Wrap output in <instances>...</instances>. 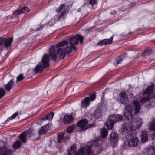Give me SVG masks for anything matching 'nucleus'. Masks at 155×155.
<instances>
[{"label":"nucleus","instance_id":"nucleus-6","mask_svg":"<svg viewBox=\"0 0 155 155\" xmlns=\"http://www.w3.org/2000/svg\"><path fill=\"white\" fill-rule=\"evenodd\" d=\"M88 123V121L86 119H83L77 123V126L81 128L82 130H86L89 128L94 127L95 126L94 124L86 125Z\"/></svg>","mask_w":155,"mask_h":155},{"label":"nucleus","instance_id":"nucleus-18","mask_svg":"<svg viewBox=\"0 0 155 155\" xmlns=\"http://www.w3.org/2000/svg\"><path fill=\"white\" fill-rule=\"evenodd\" d=\"M49 130V124H47L45 126L42 127L38 130V132L40 135H42L46 133Z\"/></svg>","mask_w":155,"mask_h":155},{"label":"nucleus","instance_id":"nucleus-43","mask_svg":"<svg viewBox=\"0 0 155 155\" xmlns=\"http://www.w3.org/2000/svg\"><path fill=\"white\" fill-rule=\"evenodd\" d=\"M83 148H80L79 149L77 153H75L74 155H83L82 153Z\"/></svg>","mask_w":155,"mask_h":155},{"label":"nucleus","instance_id":"nucleus-26","mask_svg":"<svg viewBox=\"0 0 155 155\" xmlns=\"http://www.w3.org/2000/svg\"><path fill=\"white\" fill-rule=\"evenodd\" d=\"M148 139V136L147 133L145 131H143L142 133L141 142H144Z\"/></svg>","mask_w":155,"mask_h":155},{"label":"nucleus","instance_id":"nucleus-19","mask_svg":"<svg viewBox=\"0 0 155 155\" xmlns=\"http://www.w3.org/2000/svg\"><path fill=\"white\" fill-rule=\"evenodd\" d=\"M57 55L61 59L64 58L66 55V52L62 49L58 48L57 51Z\"/></svg>","mask_w":155,"mask_h":155},{"label":"nucleus","instance_id":"nucleus-3","mask_svg":"<svg viewBox=\"0 0 155 155\" xmlns=\"http://www.w3.org/2000/svg\"><path fill=\"white\" fill-rule=\"evenodd\" d=\"M50 60L48 54H45L42 57L41 63L40 62L34 69L36 73L41 72L43 71V68H46L49 67V62Z\"/></svg>","mask_w":155,"mask_h":155},{"label":"nucleus","instance_id":"nucleus-17","mask_svg":"<svg viewBox=\"0 0 155 155\" xmlns=\"http://www.w3.org/2000/svg\"><path fill=\"white\" fill-rule=\"evenodd\" d=\"M74 120V117L72 115H65L64 116L63 122L64 123L68 124L72 122Z\"/></svg>","mask_w":155,"mask_h":155},{"label":"nucleus","instance_id":"nucleus-15","mask_svg":"<svg viewBox=\"0 0 155 155\" xmlns=\"http://www.w3.org/2000/svg\"><path fill=\"white\" fill-rule=\"evenodd\" d=\"M113 38V36H112L109 39H104L101 40L98 42L97 45L99 46H102V45L110 44L112 42Z\"/></svg>","mask_w":155,"mask_h":155},{"label":"nucleus","instance_id":"nucleus-41","mask_svg":"<svg viewBox=\"0 0 155 155\" xmlns=\"http://www.w3.org/2000/svg\"><path fill=\"white\" fill-rule=\"evenodd\" d=\"M18 115V112H16L13 114L11 117L8 118V120L13 119Z\"/></svg>","mask_w":155,"mask_h":155},{"label":"nucleus","instance_id":"nucleus-36","mask_svg":"<svg viewBox=\"0 0 155 155\" xmlns=\"http://www.w3.org/2000/svg\"><path fill=\"white\" fill-rule=\"evenodd\" d=\"M75 126L73 125L69 127L67 129V132L68 133H71L74 129Z\"/></svg>","mask_w":155,"mask_h":155},{"label":"nucleus","instance_id":"nucleus-9","mask_svg":"<svg viewBox=\"0 0 155 155\" xmlns=\"http://www.w3.org/2000/svg\"><path fill=\"white\" fill-rule=\"evenodd\" d=\"M13 151L5 146L0 148V155H12Z\"/></svg>","mask_w":155,"mask_h":155},{"label":"nucleus","instance_id":"nucleus-23","mask_svg":"<svg viewBox=\"0 0 155 155\" xmlns=\"http://www.w3.org/2000/svg\"><path fill=\"white\" fill-rule=\"evenodd\" d=\"M14 82L12 79L11 80L8 82L5 85V89L8 91H9L13 85Z\"/></svg>","mask_w":155,"mask_h":155},{"label":"nucleus","instance_id":"nucleus-49","mask_svg":"<svg viewBox=\"0 0 155 155\" xmlns=\"http://www.w3.org/2000/svg\"><path fill=\"white\" fill-rule=\"evenodd\" d=\"M129 96L131 97L132 98L133 97L134 95H133V94H132L131 93V94H130L129 95Z\"/></svg>","mask_w":155,"mask_h":155},{"label":"nucleus","instance_id":"nucleus-13","mask_svg":"<svg viewBox=\"0 0 155 155\" xmlns=\"http://www.w3.org/2000/svg\"><path fill=\"white\" fill-rule=\"evenodd\" d=\"M50 56L52 60H56L57 59V55L54 46H51L50 48Z\"/></svg>","mask_w":155,"mask_h":155},{"label":"nucleus","instance_id":"nucleus-39","mask_svg":"<svg viewBox=\"0 0 155 155\" xmlns=\"http://www.w3.org/2000/svg\"><path fill=\"white\" fill-rule=\"evenodd\" d=\"M65 5L64 4L61 5L56 10V12L59 13L60 11L62 10L64 7L65 6Z\"/></svg>","mask_w":155,"mask_h":155},{"label":"nucleus","instance_id":"nucleus-25","mask_svg":"<svg viewBox=\"0 0 155 155\" xmlns=\"http://www.w3.org/2000/svg\"><path fill=\"white\" fill-rule=\"evenodd\" d=\"M13 40L12 37H11L8 39H5L4 44V46L6 48L8 47L13 41Z\"/></svg>","mask_w":155,"mask_h":155},{"label":"nucleus","instance_id":"nucleus-34","mask_svg":"<svg viewBox=\"0 0 155 155\" xmlns=\"http://www.w3.org/2000/svg\"><path fill=\"white\" fill-rule=\"evenodd\" d=\"M113 116L114 119V120L116 122L122 121L123 120V117L121 115L117 114L116 116Z\"/></svg>","mask_w":155,"mask_h":155},{"label":"nucleus","instance_id":"nucleus-37","mask_svg":"<svg viewBox=\"0 0 155 155\" xmlns=\"http://www.w3.org/2000/svg\"><path fill=\"white\" fill-rule=\"evenodd\" d=\"M21 10V14L22 13H26L28 12L30 10L26 7H24Z\"/></svg>","mask_w":155,"mask_h":155},{"label":"nucleus","instance_id":"nucleus-44","mask_svg":"<svg viewBox=\"0 0 155 155\" xmlns=\"http://www.w3.org/2000/svg\"><path fill=\"white\" fill-rule=\"evenodd\" d=\"M96 97V94L95 93H94V94L91 95L90 96V100L91 101H93Z\"/></svg>","mask_w":155,"mask_h":155},{"label":"nucleus","instance_id":"nucleus-42","mask_svg":"<svg viewBox=\"0 0 155 155\" xmlns=\"http://www.w3.org/2000/svg\"><path fill=\"white\" fill-rule=\"evenodd\" d=\"M24 76L22 74H20L17 78V81H20L24 79Z\"/></svg>","mask_w":155,"mask_h":155},{"label":"nucleus","instance_id":"nucleus-35","mask_svg":"<svg viewBox=\"0 0 155 155\" xmlns=\"http://www.w3.org/2000/svg\"><path fill=\"white\" fill-rule=\"evenodd\" d=\"M21 14V10H16L13 13V17L11 18H15L17 17V16L19 14Z\"/></svg>","mask_w":155,"mask_h":155},{"label":"nucleus","instance_id":"nucleus-45","mask_svg":"<svg viewBox=\"0 0 155 155\" xmlns=\"http://www.w3.org/2000/svg\"><path fill=\"white\" fill-rule=\"evenodd\" d=\"M97 0H90L89 3L91 5L94 4L96 3Z\"/></svg>","mask_w":155,"mask_h":155},{"label":"nucleus","instance_id":"nucleus-40","mask_svg":"<svg viewBox=\"0 0 155 155\" xmlns=\"http://www.w3.org/2000/svg\"><path fill=\"white\" fill-rule=\"evenodd\" d=\"M118 60H117V63H114V65L115 66L121 63L122 61V57L121 56H119L118 58Z\"/></svg>","mask_w":155,"mask_h":155},{"label":"nucleus","instance_id":"nucleus-50","mask_svg":"<svg viewBox=\"0 0 155 155\" xmlns=\"http://www.w3.org/2000/svg\"><path fill=\"white\" fill-rule=\"evenodd\" d=\"M104 93H103V94H102V96H103L102 97H104Z\"/></svg>","mask_w":155,"mask_h":155},{"label":"nucleus","instance_id":"nucleus-12","mask_svg":"<svg viewBox=\"0 0 155 155\" xmlns=\"http://www.w3.org/2000/svg\"><path fill=\"white\" fill-rule=\"evenodd\" d=\"M114 123L113 115L110 116L106 123V125L107 128L109 130L111 129L113 127Z\"/></svg>","mask_w":155,"mask_h":155},{"label":"nucleus","instance_id":"nucleus-38","mask_svg":"<svg viewBox=\"0 0 155 155\" xmlns=\"http://www.w3.org/2000/svg\"><path fill=\"white\" fill-rule=\"evenodd\" d=\"M5 92L3 88H0V98L4 96L5 94Z\"/></svg>","mask_w":155,"mask_h":155},{"label":"nucleus","instance_id":"nucleus-32","mask_svg":"<svg viewBox=\"0 0 155 155\" xmlns=\"http://www.w3.org/2000/svg\"><path fill=\"white\" fill-rule=\"evenodd\" d=\"M101 111L99 109L96 110L94 113V117L97 118H99L101 116Z\"/></svg>","mask_w":155,"mask_h":155},{"label":"nucleus","instance_id":"nucleus-4","mask_svg":"<svg viewBox=\"0 0 155 155\" xmlns=\"http://www.w3.org/2000/svg\"><path fill=\"white\" fill-rule=\"evenodd\" d=\"M154 87V85L152 84L148 87L146 91L144 92V95H147L146 97H143L140 100V102L142 103H144L147 101H150L152 98L151 94L153 93V89Z\"/></svg>","mask_w":155,"mask_h":155},{"label":"nucleus","instance_id":"nucleus-51","mask_svg":"<svg viewBox=\"0 0 155 155\" xmlns=\"http://www.w3.org/2000/svg\"><path fill=\"white\" fill-rule=\"evenodd\" d=\"M153 97L155 99V94L153 95Z\"/></svg>","mask_w":155,"mask_h":155},{"label":"nucleus","instance_id":"nucleus-21","mask_svg":"<svg viewBox=\"0 0 155 155\" xmlns=\"http://www.w3.org/2000/svg\"><path fill=\"white\" fill-rule=\"evenodd\" d=\"M77 150L76 145L75 144H74L71 147L69 150L68 149V155H74L76 152Z\"/></svg>","mask_w":155,"mask_h":155},{"label":"nucleus","instance_id":"nucleus-8","mask_svg":"<svg viewBox=\"0 0 155 155\" xmlns=\"http://www.w3.org/2000/svg\"><path fill=\"white\" fill-rule=\"evenodd\" d=\"M67 133L60 132L57 134L58 140L57 143H60L62 141L64 142L66 140L69 139L68 136H67Z\"/></svg>","mask_w":155,"mask_h":155},{"label":"nucleus","instance_id":"nucleus-28","mask_svg":"<svg viewBox=\"0 0 155 155\" xmlns=\"http://www.w3.org/2000/svg\"><path fill=\"white\" fill-rule=\"evenodd\" d=\"M73 49L74 50H75L77 49V48L75 46H72L70 45V46H68L65 48V51L67 53L71 52L72 51V49Z\"/></svg>","mask_w":155,"mask_h":155},{"label":"nucleus","instance_id":"nucleus-30","mask_svg":"<svg viewBox=\"0 0 155 155\" xmlns=\"http://www.w3.org/2000/svg\"><path fill=\"white\" fill-rule=\"evenodd\" d=\"M108 130L105 128H102L101 130V135L103 138L106 137L108 135Z\"/></svg>","mask_w":155,"mask_h":155},{"label":"nucleus","instance_id":"nucleus-7","mask_svg":"<svg viewBox=\"0 0 155 155\" xmlns=\"http://www.w3.org/2000/svg\"><path fill=\"white\" fill-rule=\"evenodd\" d=\"M83 39L84 37H83L80 36L79 35L76 34L75 36L70 38L69 41L70 45H72L73 46H75L78 43L79 40L80 41V43L81 44L83 43Z\"/></svg>","mask_w":155,"mask_h":155},{"label":"nucleus","instance_id":"nucleus-31","mask_svg":"<svg viewBox=\"0 0 155 155\" xmlns=\"http://www.w3.org/2000/svg\"><path fill=\"white\" fill-rule=\"evenodd\" d=\"M149 155H153L155 153V148L153 146L150 147L148 150Z\"/></svg>","mask_w":155,"mask_h":155},{"label":"nucleus","instance_id":"nucleus-48","mask_svg":"<svg viewBox=\"0 0 155 155\" xmlns=\"http://www.w3.org/2000/svg\"><path fill=\"white\" fill-rule=\"evenodd\" d=\"M4 38H0V45L3 44Z\"/></svg>","mask_w":155,"mask_h":155},{"label":"nucleus","instance_id":"nucleus-24","mask_svg":"<svg viewBox=\"0 0 155 155\" xmlns=\"http://www.w3.org/2000/svg\"><path fill=\"white\" fill-rule=\"evenodd\" d=\"M22 144L21 141L18 140L14 142L13 144V147L14 148L17 149L21 147Z\"/></svg>","mask_w":155,"mask_h":155},{"label":"nucleus","instance_id":"nucleus-5","mask_svg":"<svg viewBox=\"0 0 155 155\" xmlns=\"http://www.w3.org/2000/svg\"><path fill=\"white\" fill-rule=\"evenodd\" d=\"M33 135V130L30 128L27 131H24L19 135V138L23 143H25L26 142L27 139L30 138Z\"/></svg>","mask_w":155,"mask_h":155},{"label":"nucleus","instance_id":"nucleus-2","mask_svg":"<svg viewBox=\"0 0 155 155\" xmlns=\"http://www.w3.org/2000/svg\"><path fill=\"white\" fill-rule=\"evenodd\" d=\"M139 120L140 122L137 120L136 121H132L131 122L124 124L122 125L120 131L123 134H125L129 130L134 131L138 129L143 122L142 119H140Z\"/></svg>","mask_w":155,"mask_h":155},{"label":"nucleus","instance_id":"nucleus-16","mask_svg":"<svg viewBox=\"0 0 155 155\" xmlns=\"http://www.w3.org/2000/svg\"><path fill=\"white\" fill-rule=\"evenodd\" d=\"M110 142L115 144L118 140V134L114 132H112L110 135Z\"/></svg>","mask_w":155,"mask_h":155},{"label":"nucleus","instance_id":"nucleus-22","mask_svg":"<svg viewBox=\"0 0 155 155\" xmlns=\"http://www.w3.org/2000/svg\"><path fill=\"white\" fill-rule=\"evenodd\" d=\"M54 115V113L53 112L49 113L45 117H44L39 120L41 122H43L44 121L48 120H52L53 117Z\"/></svg>","mask_w":155,"mask_h":155},{"label":"nucleus","instance_id":"nucleus-33","mask_svg":"<svg viewBox=\"0 0 155 155\" xmlns=\"http://www.w3.org/2000/svg\"><path fill=\"white\" fill-rule=\"evenodd\" d=\"M68 41L66 40H64L61 41L56 45V46L57 48L62 47L64 45L68 44Z\"/></svg>","mask_w":155,"mask_h":155},{"label":"nucleus","instance_id":"nucleus-10","mask_svg":"<svg viewBox=\"0 0 155 155\" xmlns=\"http://www.w3.org/2000/svg\"><path fill=\"white\" fill-rule=\"evenodd\" d=\"M120 101L122 104H125L128 102V98L126 93L124 92H121L119 94Z\"/></svg>","mask_w":155,"mask_h":155},{"label":"nucleus","instance_id":"nucleus-47","mask_svg":"<svg viewBox=\"0 0 155 155\" xmlns=\"http://www.w3.org/2000/svg\"><path fill=\"white\" fill-rule=\"evenodd\" d=\"M66 13V11H64L63 12H62L60 16L59 17L60 18H62L63 17L64 15Z\"/></svg>","mask_w":155,"mask_h":155},{"label":"nucleus","instance_id":"nucleus-29","mask_svg":"<svg viewBox=\"0 0 155 155\" xmlns=\"http://www.w3.org/2000/svg\"><path fill=\"white\" fill-rule=\"evenodd\" d=\"M92 144L95 147L100 146L102 143V141L100 139H97L95 140L91 141Z\"/></svg>","mask_w":155,"mask_h":155},{"label":"nucleus","instance_id":"nucleus-1","mask_svg":"<svg viewBox=\"0 0 155 155\" xmlns=\"http://www.w3.org/2000/svg\"><path fill=\"white\" fill-rule=\"evenodd\" d=\"M133 104L135 107V110L134 107L131 105H128L126 106L123 113V115L125 118L127 119L132 118V113L134 110V113H137L140 111V102L138 101L135 100L133 101Z\"/></svg>","mask_w":155,"mask_h":155},{"label":"nucleus","instance_id":"nucleus-27","mask_svg":"<svg viewBox=\"0 0 155 155\" xmlns=\"http://www.w3.org/2000/svg\"><path fill=\"white\" fill-rule=\"evenodd\" d=\"M149 128L152 130L155 131V118L153 119L152 123L149 125Z\"/></svg>","mask_w":155,"mask_h":155},{"label":"nucleus","instance_id":"nucleus-46","mask_svg":"<svg viewBox=\"0 0 155 155\" xmlns=\"http://www.w3.org/2000/svg\"><path fill=\"white\" fill-rule=\"evenodd\" d=\"M152 53V51L151 50H148L147 51L145 54L146 55H150V54Z\"/></svg>","mask_w":155,"mask_h":155},{"label":"nucleus","instance_id":"nucleus-11","mask_svg":"<svg viewBox=\"0 0 155 155\" xmlns=\"http://www.w3.org/2000/svg\"><path fill=\"white\" fill-rule=\"evenodd\" d=\"M139 140L137 137H134L132 138L127 143L128 146L130 147H135L138 145Z\"/></svg>","mask_w":155,"mask_h":155},{"label":"nucleus","instance_id":"nucleus-14","mask_svg":"<svg viewBox=\"0 0 155 155\" xmlns=\"http://www.w3.org/2000/svg\"><path fill=\"white\" fill-rule=\"evenodd\" d=\"M81 148L83 149L82 152L83 155H90L92 153L91 147L90 146H85Z\"/></svg>","mask_w":155,"mask_h":155},{"label":"nucleus","instance_id":"nucleus-20","mask_svg":"<svg viewBox=\"0 0 155 155\" xmlns=\"http://www.w3.org/2000/svg\"><path fill=\"white\" fill-rule=\"evenodd\" d=\"M90 102L89 97H86L81 102V107H86L90 104Z\"/></svg>","mask_w":155,"mask_h":155}]
</instances>
